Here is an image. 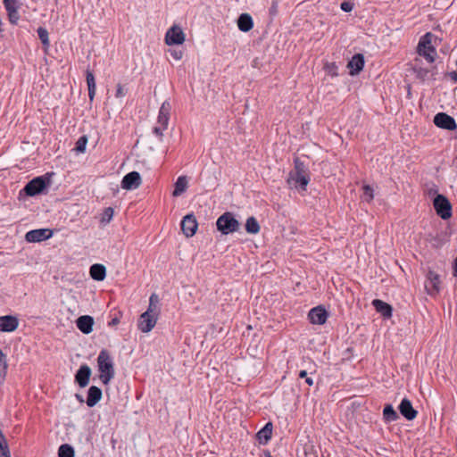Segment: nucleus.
<instances>
[{
    "mask_svg": "<svg viewBox=\"0 0 457 457\" xmlns=\"http://www.w3.org/2000/svg\"><path fill=\"white\" fill-rule=\"evenodd\" d=\"M90 276L96 281H102L106 277V269L103 264H93L89 270Z\"/></svg>",
    "mask_w": 457,
    "mask_h": 457,
    "instance_id": "obj_25",
    "label": "nucleus"
},
{
    "mask_svg": "<svg viewBox=\"0 0 457 457\" xmlns=\"http://www.w3.org/2000/svg\"><path fill=\"white\" fill-rule=\"evenodd\" d=\"M308 318L311 323L322 325L328 319V313L322 306H317L310 310Z\"/></svg>",
    "mask_w": 457,
    "mask_h": 457,
    "instance_id": "obj_16",
    "label": "nucleus"
},
{
    "mask_svg": "<svg viewBox=\"0 0 457 457\" xmlns=\"http://www.w3.org/2000/svg\"><path fill=\"white\" fill-rule=\"evenodd\" d=\"M436 40L437 37L434 34L428 32L420 38L417 46L419 55L424 57L429 63L434 62L437 56Z\"/></svg>",
    "mask_w": 457,
    "mask_h": 457,
    "instance_id": "obj_3",
    "label": "nucleus"
},
{
    "mask_svg": "<svg viewBox=\"0 0 457 457\" xmlns=\"http://www.w3.org/2000/svg\"><path fill=\"white\" fill-rule=\"evenodd\" d=\"M126 92L121 85H118L116 88L115 96L118 98H121L125 96Z\"/></svg>",
    "mask_w": 457,
    "mask_h": 457,
    "instance_id": "obj_40",
    "label": "nucleus"
},
{
    "mask_svg": "<svg viewBox=\"0 0 457 457\" xmlns=\"http://www.w3.org/2000/svg\"><path fill=\"white\" fill-rule=\"evenodd\" d=\"M425 288L427 293L430 295H435L440 291V278L439 276L429 270L427 275V280L425 282Z\"/></svg>",
    "mask_w": 457,
    "mask_h": 457,
    "instance_id": "obj_15",
    "label": "nucleus"
},
{
    "mask_svg": "<svg viewBox=\"0 0 457 457\" xmlns=\"http://www.w3.org/2000/svg\"><path fill=\"white\" fill-rule=\"evenodd\" d=\"M91 370L87 365H81L75 375V380L80 387H85L89 383Z\"/></svg>",
    "mask_w": 457,
    "mask_h": 457,
    "instance_id": "obj_18",
    "label": "nucleus"
},
{
    "mask_svg": "<svg viewBox=\"0 0 457 457\" xmlns=\"http://www.w3.org/2000/svg\"><path fill=\"white\" fill-rule=\"evenodd\" d=\"M86 79H87V89H88V97H89V100L92 102L96 96V84L95 76H94L93 72L89 70H87V71H86Z\"/></svg>",
    "mask_w": 457,
    "mask_h": 457,
    "instance_id": "obj_26",
    "label": "nucleus"
},
{
    "mask_svg": "<svg viewBox=\"0 0 457 457\" xmlns=\"http://www.w3.org/2000/svg\"><path fill=\"white\" fill-rule=\"evenodd\" d=\"M53 236L52 230L48 228L33 229L26 233L25 239L28 242L37 243L46 240Z\"/></svg>",
    "mask_w": 457,
    "mask_h": 457,
    "instance_id": "obj_14",
    "label": "nucleus"
},
{
    "mask_svg": "<svg viewBox=\"0 0 457 457\" xmlns=\"http://www.w3.org/2000/svg\"><path fill=\"white\" fill-rule=\"evenodd\" d=\"M8 14L9 21L12 24H16L20 19L18 10H9L6 11Z\"/></svg>",
    "mask_w": 457,
    "mask_h": 457,
    "instance_id": "obj_38",
    "label": "nucleus"
},
{
    "mask_svg": "<svg viewBox=\"0 0 457 457\" xmlns=\"http://www.w3.org/2000/svg\"><path fill=\"white\" fill-rule=\"evenodd\" d=\"M365 58L362 54H355L347 62L346 68L351 76L358 75L364 68Z\"/></svg>",
    "mask_w": 457,
    "mask_h": 457,
    "instance_id": "obj_12",
    "label": "nucleus"
},
{
    "mask_svg": "<svg viewBox=\"0 0 457 457\" xmlns=\"http://www.w3.org/2000/svg\"><path fill=\"white\" fill-rule=\"evenodd\" d=\"M113 213L114 211L112 207L105 208L102 214L101 222L104 224L109 223L113 217Z\"/></svg>",
    "mask_w": 457,
    "mask_h": 457,
    "instance_id": "obj_35",
    "label": "nucleus"
},
{
    "mask_svg": "<svg viewBox=\"0 0 457 457\" xmlns=\"http://www.w3.org/2000/svg\"><path fill=\"white\" fill-rule=\"evenodd\" d=\"M175 188L172 195L177 197L181 195L187 188V179L186 176H179L174 185Z\"/></svg>",
    "mask_w": 457,
    "mask_h": 457,
    "instance_id": "obj_27",
    "label": "nucleus"
},
{
    "mask_svg": "<svg viewBox=\"0 0 457 457\" xmlns=\"http://www.w3.org/2000/svg\"><path fill=\"white\" fill-rule=\"evenodd\" d=\"M271 435L272 424L270 422H268L261 430L257 432L256 437L260 444L266 445L271 438Z\"/></svg>",
    "mask_w": 457,
    "mask_h": 457,
    "instance_id": "obj_23",
    "label": "nucleus"
},
{
    "mask_svg": "<svg viewBox=\"0 0 457 457\" xmlns=\"http://www.w3.org/2000/svg\"><path fill=\"white\" fill-rule=\"evenodd\" d=\"M78 328L84 334H89L93 330L94 319L89 315H83L77 319Z\"/></svg>",
    "mask_w": 457,
    "mask_h": 457,
    "instance_id": "obj_20",
    "label": "nucleus"
},
{
    "mask_svg": "<svg viewBox=\"0 0 457 457\" xmlns=\"http://www.w3.org/2000/svg\"><path fill=\"white\" fill-rule=\"evenodd\" d=\"M7 372V361L5 354L0 350V382L3 381Z\"/></svg>",
    "mask_w": 457,
    "mask_h": 457,
    "instance_id": "obj_33",
    "label": "nucleus"
},
{
    "mask_svg": "<svg viewBox=\"0 0 457 457\" xmlns=\"http://www.w3.org/2000/svg\"><path fill=\"white\" fill-rule=\"evenodd\" d=\"M372 305L375 310L379 312L384 318H390L392 316V307L390 304L382 300L375 299L372 301Z\"/></svg>",
    "mask_w": 457,
    "mask_h": 457,
    "instance_id": "obj_22",
    "label": "nucleus"
},
{
    "mask_svg": "<svg viewBox=\"0 0 457 457\" xmlns=\"http://www.w3.org/2000/svg\"><path fill=\"white\" fill-rule=\"evenodd\" d=\"M0 457H11L8 444L0 431Z\"/></svg>",
    "mask_w": 457,
    "mask_h": 457,
    "instance_id": "obj_32",
    "label": "nucleus"
},
{
    "mask_svg": "<svg viewBox=\"0 0 457 457\" xmlns=\"http://www.w3.org/2000/svg\"><path fill=\"white\" fill-rule=\"evenodd\" d=\"M340 8L343 10V3L340 4Z\"/></svg>",
    "mask_w": 457,
    "mask_h": 457,
    "instance_id": "obj_50",
    "label": "nucleus"
},
{
    "mask_svg": "<svg viewBox=\"0 0 457 457\" xmlns=\"http://www.w3.org/2000/svg\"><path fill=\"white\" fill-rule=\"evenodd\" d=\"M141 176L137 171L126 174L121 180V187L126 190L137 189L141 185Z\"/></svg>",
    "mask_w": 457,
    "mask_h": 457,
    "instance_id": "obj_13",
    "label": "nucleus"
},
{
    "mask_svg": "<svg viewBox=\"0 0 457 457\" xmlns=\"http://www.w3.org/2000/svg\"><path fill=\"white\" fill-rule=\"evenodd\" d=\"M171 111V104L170 101H164L159 110L158 117H157V125L154 127L153 133L162 138L163 131H165L169 125L170 115Z\"/></svg>",
    "mask_w": 457,
    "mask_h": 457,
    "instance_id": "obj_6",
    "label": "nucleus"
},
{
    "mask_svg": "<svg viewBox=\"0 0 457 457\" xmlns=\"http://www.w3.org/2000/svg\"><path fill=\"white\" fill-rule=\"evenodd\" d=\"M46 187V179L43 177H37L30 180L24 187V192L29 195L34 196L40 194Z\"/></svg>",
    "mask_w": 457,
    "mask_h": 457,
    "instance_id": "obj_11",
    "label": "nucleus"
},
{
    "mask_svg": "<svg viewBox=\"0 0 457 457\" xmlns=\"http://www.w3.org/2000/svg\"><path fill=\"white\" fill-rule=\"evenodd\" d=\"M374 188L369 185L362 187L361 199L364 202L370 203L374 199Z\"/></svg>",
    "mask_w": 457,
    "mask_h": 457,
    "instance_id": "obj_30",
    "label": "nucleus"
},
{
    "mask_svg": "<svg viewBox=\"0 0 457 457\" xmlns=\"http://www.w3.org/2000/svg\"><path fill=\"white\" fill-rule=\"evenodd\" d=\"M325 70L327 71L328 74L331 75V76H337V66L335 65V63L331 62V63H327L325 65Z\"/></svg>",
    "mask_w": 457,
    "mask_h": 457,
    "instance_id": "obj_39",
    "label": "nucleus"
},
{
    "mask_svg": "<svg viewBox=\"0 0 457 457\" xmlns=\"http://www.w3.org/2000/svg\"><path fill=\"white\" fill-rule=\"evenodd\" d=\"M401 414L408 420H412L417 416V411L413 409L411 401L403 398L399 405Z\"/></svg>",
    "mask_w": 457,
    "mask_h": 457,
    "instance_id": "obj_19",
    "label": "nucleus"
},
{
    "mask_svg": "<svg viewBox=\"0 0 457 457\" xmlns=\"http://www.w3.org/2000/svg\"><path fill=\"white\" fill-rule=\"evenodd\" d=\"M449 77L451 78V79L454 80L457 82V71H452L449 73Z\"/></svg>",
    "mask_w": 457,
    "mask_h": 457,
    "instance_id": "obj_44",
    "label": "nucleus"
},
{
    "mask_svg": "<svg viewBox=\"0 0 457 457\" xmlns=\"http://www.w3.org/2000/svg\"><path fill=\"white\" fill-rule=\"evenodd\" d=\"M237 27L243 32H248L253 27V21L250 14L242 13L237 19Z\"/></svg>",
    "mask_w": 457,
    "mask_h": 457,
    "instance_id": "obj_24",
    "label": "nucleus"
},
{
    "mask_svg": "<svg viewBox=\"0 0 457 457\" xmlns=\"http://www.w3.org/2000/svg\"><path fill=\"white\" fill-rule=\"evenodd\" d=\"M299 377L300 378H307V372L305 370H301L300 373H299Z\"/></svg>",
    "mask_w": 457,
    "mask_h": 457,
    "instance_id": "obj_45",
    "label": "nucleus"
},
{
    "mask_svg": "<svg viewBox=\"0 0 457 457\" xmlns=\"http://www.w3.org/2000/svg\"><path fill=\"white\" fill-rule=\"evenodd\" d=\"M245 227L246 232L253 235L258 234L261 229L259 222L253 216L246 219Z\"/></svg>",
    "mask_w": 457,
    "mask_h": 457,
    "instance_id": "obj_28",
    "label": "nucleus"
},
{
    "mask_svg": "<svg viewBox=\"0 0 457 457\" xmlns=\"http://www.w3.org/2000/svg\"><path fill=\"white\" fill-rule=\"evenodd\" d=\"M185 41V34L179 26H172L165 34V43L168 46L181 45Z\"/></svg>",
    "mask_w": 457,
    "mask_h": 457,
    "instance_id": "obj_8",
    "label": "nucleus"
},
{
    "mask_svg": "<svg viewBox=\"0 0 457 457\" xmlns=\"http://www.w3.org/2000/svg\"><path fill=\"white\" fill-rule=\"evenodd\" d=\"M87 143V137H85V136L80 137L78 139V141L76 142L75 150H76L78 153H84V152H85V150H86Z\"/></svg>",
    "mask_w": 457,
    "mask_h": 457,
    "instance_id": "obj_36",
    "label": "nucleus"
},
{
    "mask_svg": "<svg viewBox=\"0 0 457 457\" xmlns=\"http://www.w3.org/2000/svg\"><path fill=\"white\" fill-rule=\"evenodd\" d=\"M76 396L80 402H83V398L80 395H77Z\"/></svg>",
    "mask_w": 457,
    "mask_h": 457,
    "instance_id": "obj_49",
    "label": "nucleus"
},
{
    "mask_svg": "<svg viewBox=\"0 0 457 457\" xmlns=\"http://www.w3.org/2000/svg\"><path fill=\"white\" fill-rule=\"evenodd\" d=\"M3 3L6 11L19 10L20 5L18 0H4Z\"/></svg>",
    "mask_w": 457,
    "mask_h": 457,
    "instance_id": "obj_37",
    "label": "nucleus"
},
{
    "mask_svg": "<svg viewBox=\"0 0 457 457\" xmlns=\"http://www.w3.org/2000/svg\"><path fill=\"white\" fill-rule=\"evenodd\" d=\"M433 205L441 219L447 220L452 216V204L445 195H437L434 198Z\"/></svg>",
    "mask_w": 457,
    "mask_h": 457,
    "instance_id": "obj_7",
    "label": "nucleus"
},
{
    "mask_svg": "<svg viewBox=\"0 0 457 457\" xmlns=\"http://www.w3.org/2000/svg\"><path fill=\"white\" fill-rule=\"evenodd\" d=\"M305 382H306L309 386H312V385H313V380H312V378L307 377V378H305Z\"/></svg>",
    "mask_w": 457,
    "mask_h": 457,
    "instance_id": "obj_46",
    "label": "nucleus"
},
{
    "mask_svg": "<svg viewBox=\"0 0 457 457\" xmlns=\"http://www.w3.org/2000/svg\"><path fill=\"white\" fill-rule=\"evenodd\" d=\"M434 123L436 127L446 129L454 130L457 129V124L454 119L445 112H438L434 117Z\"/></svg>",
    "mask_w": 457,
    "mask_h": 457,
    "instance_id": "obj_10",
    "label": "nucleus"
},
{
    "mask_svg": "<svg viewBox=\"0 0 457 457\" xmlns=\"http://www.w3.org/2000/svg\"><path fill=\"white\" fill-rule=\"evenodd\" d=\"M181 230L187 237H192L198 228L195 216L193 213L187 214L181 220Z\"/></svg>",
    "mask_w": 457,
    "mask_h": 457,
    "instance_id": "obj_9",
    "label": "nucleus"
},
{
    "mask_svg": "<svg viewBox=\"0 0 457 457\" xmlns=\"http://www.w3.org/2000/svg\"><path fill=\"white\" fill-rule=\"evenodd\" d=\"M309 181L310 176L306 166L298 159L295 160V170L289 173L287 183L292 187L305 190Z\"/></svg>",
    "mask_w": 457,
    "mask_h": 457,
    "instance_id": "obj_4",
    "label": "nucleus"
},
{
    "mask_svg": "<svg viewBox=\"0 0 457 457\" xmlns=\"http://www.w3.org/2000/svg\"><path fill=\"white\" fill-rule=\"evenodd\" d=\"M353 6L351 3L345 2V12H351Z\"/></svg>",
    "mask_w": 457,
    "mask_h": 457,
    "instance_id": "obj_43",
    "label": "nucleus"
},
{
    "mask_svg": "<svg viewBox=\"0 0 457 457\" xmlns=\"http://www.w3.org/2000/svg\"><path fill=\"white\" fill-rule=\"evenodd\" d=\"M3 31V22H2V20L0 19V33Z\"/></svg>",
    "mask_w": 457,
    "mask_h": 457,
    "instance_id": "obj_47",
    "label": "nucleus"
},
{
    "mask_svg": "<svg viewBox=\"0 0 457 457\" xmlns=\"http://www.w3.org/2000/svg\"><path fill=\"white\" fill-rule=\"evenodd\" d=\"M158 303V296L152 294L147 310L140 315L137 321V328L141 332L149 333L155 327L159 315Z\"/></svg>",
    "mask_w": 457,
    "mask_h": 457,
    "instance_id": "obj_1",
    "label": "nucleus"
},
{
    "mask_svg": "<svg viewBox=\"0 0 457 457\" xmlns=\"http://www.w3.org/2000/svg\"><path fill=\"white\" fill-rule=\"evenodd\" d=\"M119 323H120V318H118V317H114V318H112V319L109 321L108 326L112 327V326H116V325H117V324H119Z\"/></svg>",
    "mask_w": 457,
    "mask_h": 457,
    "instance_id": "obj_42",
    "label": "nucleus"
},
{
    "mask_svg": "<svg viewBox=\"0 0 457 457\" xmlns=\"http://www.w3.org/2000/svg\"><path fill=\"white\" fill-rule=\"evenodd\" d=\"M170 55L177 61L180 60L182 58V52L172 50L170 51Z\"/></svg>",
    "mask_w": 457,
    "mask_h": 457,
    "instance_id": "obj_41",
    "label": "nucleus"
},
{
    "mask_svg": "<svg viewBox=\"0 0 457 457\" xmlns=\"http://www.w3.org/2000/svg\"><path fill=\"white\" fill-rule=\"evenodd\" d=\"M383 417L386 422H392L398 419V415L392 405H386L383 410Z\"/></svg>",
    "mask_w": 457,
    "mask_h": 457,
    "instance_id": "obj_29",
    "label": "nucleus"
},
{
    "mask_svg": "<svg viewBox=\"0 0 457 457\" xmlns=\"http://www.w3.org/2000/svg\"><path fill=\"white\" fill-rule=\"evenodd\" d=\"M97 367L99 371V379L104 385H108L114 378V363L110 353L106 350H102L97 357Z\"/></svg>",
    "mask_w": 457,
    "mask_h": 457,
    "instance_id": "obj_2",
    "label": "nucleus"
},
{
    "mask_svg": "<svg viewBox=\"0 0 457 457\" xmlns=\"http://www.w3.org/2000/svg\"><path fill=\"white\" fill-rule=\"evenodd\" d=\"M102 398V390L96 386H92L89 387L87 392V405L88 407H94Z\"/></svg>",
    "mask_w": 457,
    "mask_h": 457,
    "instance_id": "obj_21",
    "label": "nucleus"
},
{
    "mask_svg": "<svg viewBox=\"0 0 457 457\" xmlns=\"http://www.w3.org/2000/svg\"><path fill=\"white\" fill-rule=\"evenodd\" d=\"M216 227L222 235H228L239 230L240 222L233 212H226L217 219Z\"/></svg>",
    "mask_w": 457,
    "mask_h": 457,
    "instance_id": "obj_5",
    "label": "nucleus"
},
{
    "mask_svg": "<svg viewBox=\"0 0 457 457\" xmlns=\"http://www.w3.org/2000/svg\"><path fill=\"white\" fill-rule=\"evenodd\" d=\"M74 449L68 444L62 445L58 449L59 457H74Z\"/></svg>",
    "mask_w": 457,
    "mask_h": 457,
    "instance_id": "obj_31",
    "label": "nucleus"
},
{
    "mask_svg": "<svg viewBox=\"0 0 457 457\" xmlns=\"http://www.w3.org/2000/svg\"><path fill=\"white\" fill-rule=\"evenodd\" d=\"M266 457H272L270 452H265Z\"/></svg>",
    "mask_w": 457,
    "mask_h": 457,
    "instance_id": "obj_48",
    "label": "nucleus"
},
{
    "mask_svg": "<svg viewBox=\"0 0 457 457\" xmlns=\"http://www.w3.org/2000/svg\"><path fill=\"white\" fill-rule=\"evenodd\" d=\"M37 32L38 37H39L40 41L42 42V44L46 47H48L50 45L48 31L45 28L39 27L37 29Z\"/></svg>",
    "mask_w": 457,
    "mask_h": 457,
    "instance_id": "obj_34",
    "label": "nucleus"
},
{
    "mask_svg": "<svg viewBox=\"0 0 457 457\" xmlns=\"http://www.w3.org/2000/svg\"><path fill=\"white\" fill-rule=\"evenodd\" d=\"M19 325L18 319L14 316L5 315L0 317V331L12 332Z\"/></svg>",
    "mask_w": 457,
    "mask_h": 457,
    "instance_id": "obj_17",
    "label": "nucleus"
}]
</instances>
